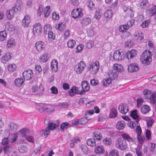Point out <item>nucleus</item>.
I'll use <instances>...</instances> for the list:
<instances>
[{
  "label": "nucleus",
  "mask_w": 156,
  "mask_h": 156,
  "mask_svg": "<svg viewBox=\"0 0 156 156\" xmlns=\"http://www.w3.org/2000/svg\"><path fill=\"white\" fill-rule=\"evenodd\" d=\"M105 147L102 145H98L96 147L94 150V153L97 154H103L105 153Z\"/></svg>",
  "instance_id": "nucleus-14"
},
{
  "label": "nucleus",
  "mask_w": 156,
  "mask_h": 156,
  "mask_svg": "<svg viewBox=\"0 0 156 156\" xmlns=\"http://www.w3.org/2000/svg\"><path fill=\"white\" fill-rule=\"evenodd\" d=\"M87 122V119L86 118H83L80 119H76L74 122L71 123V124H69L67 122H63L62 123L60 127H66L67 126H70L72 125L76 126L77 124L85 125Z\"/></svg>",
  "instance_id": "nucleus-4"
},
{
  "label": "nucleus",
  "mask_w": 156,
  "mask_h": 156,
  "mask_svg": "<svg viewBox=\"0 0 156 156\" xmlns=\"http://www.w3.org/2000/svg\"><path fill=\"white\" fill-rule=\"evenodd\" d=\"M86 66V64L84 62L81 61L75 66L74 69L77 73H81L84 70V68Z\"/></svg>",
  "instance_id": "nucleus-8"
},
{
  "label": "nucleus",
  "mask_w": 156,
  "mask_h": 156,
  "mask_svg": "<svg viewBox=\"0 0 156 156\" xmlns=\"http://www.w3.org/2000/svg\"><path fill=\"white\" fill-rule=\"evenodd\" d=\"M112 79L109 77L104 79L102 81V83L104 86H108L112 82Z\"/></svg>",
  "instance_id": "nucleus-42"
},
{
  "label": "nucleus",
  "mask_w": 156,
  "mask_h": 156,
  "mask_svg": "<svg viewBox=\"0 0 156 156\" xmlns=\"http://www.w3.org/2000/svg\"><path fill=\"white\" fill-rule=\"evenodd\" d=\"M7 67L8 70L10 72L14 71L16 68V65L15 64H9Z\"/></svg>",
  "instance_id": "nucleus-45"
},
{
  "label": "nucleus",
  "mask_w": 156,
  "mask_h": 156,
  "mask_svg": "<svg viewBox=\"0 0 156 156\" xmlns=\"http://www.w3.org/2000/svg\"><path fill=\"white\" fill-rule=\"evenodd\" d=\"M84 48V46L82 44H80L78 45L76 48V52H79L81 51Z\"/></svg>",
  "instance_id": "nucleus-60"
},
{
  "label": "nucleus",
  "mask_w": 156,
  "mask_h": 156,
  "mask_svg": "<svg viewBox=\"0 0 156 156\" xmlns=\"http://www.w3.org/2000/svg\"><path fill=\"white\" fill-rule=\"evenodd\" d=\"M91 22V20L88 17L83 18L80 21V23L83 27H86Z\"/></svg>",
  "instance_id": "nucleus-22"
},
{
  "label": "nucleus",
  "mask_w": 156,
  "mask_h": 156,
  "mask_svg": "<svg viewBox=\"0 0 156 156\" xmlns=\"http://www.w3.org/2000/svg\"><path fill=\"white\" fill-rule=\"evenodd\" d=\"M154 120L152 119L148 120L147 121V127H151L153 124Z\"/></svg>",
  "instance_id": "nucleus-63"
},
{
  "label": "nucleus",
  "mask_w": 156,
  "mask_h": 156,
  "mask_svg": "<svg viewBox=\"0 0 156 156\" xmlns=\"http://www.w3.org/2000/svg\"><path fill=\"white\" fill-rule=\"evenodd\" d=\"M119 112L122 114H126L129 110L128 105L126 104L119 105L118 107Z\"/></svg>",
  "instance_id": "nucleus-17"
},
{
  "label": "nucleus",
  "mask_w": 156,
  "mask_h": 156,
  "mask_svg": "<svg viewBox=\"0 0 156 156\" xmlns=\"http://www.w3.org/2000/svg\"><path fill=\"white\" fill-rule=\"evenodd\" d=\"M93 136L97 141H99L102 140L103 136L102 134L98 131H95L93 133Z\"/></svg>",
  "instance_id": "nucleus-18"
},
{
  "label": "nucleus",
  "mask_w": 156,
  "mask_h": 156,
  "mask_svg": "<svg viewBox=\"0 0 156 156\" xmlns=\"http://www.w3.org/2000/svg\"><path fill=\"white\" fill-rule=\"evenodd\" d=\"M130 116L134 119H136L135 122L131 121L128 123V125L129 127H140V125H138V122L140 119L138 115L137 111L134 110L132 111L130 114Z\"/></svg>",
  "instance_id": "nucleus-2"
},
{
  "label": "nucleus",
  "mask_w": 156,
  "mask_h": 156,
  "mask_svg": "<svg viewBox=\"0 0 156 156\" xmlns=\"http://www.w3.org/2000/svg\"><path fill=\"white\" fill-rule=\"evenodd\" d=\"M31 22L30 17L28 15L25 16L22 20V25L24 27H28Z\"/></svg>",
  "instance_id": "nucleus-20"
},
{
  "label": "nucleus",
  "mask_w": 156,
  "mask_h": 156,
  "mask_svg": "<svg viewBox=\"0 0 156 156\" xmlns=\"http://www.w3.org/2000/svg\"><path fill=\"white\" fill-rule=\"evenodd\" d=\"M21 2L20 0H17L14 6L12 8L14 10H15L16 12L20 11L21 10Z\"/></svg>",
  "instance_id": "nucleus-24"
},
{
  "label": "nucleus",
  "mask_w": 156,
  "mask_h": 156,
  "mask_svg": "<svg viewBox=\"0 0 156 156\" xmlns=\"http://www.w3.org/2000/svg\"><path fill=\"white\" fill-rule=\"evenodd\" d=\"M95 140L94 138H89L87 140V144L90 147H95L96 145Z\"/></svg>",
  "instance_id": "nucleus-34"
},
{
  "label": "nucleus",
  "mask_w": 156,
  "mask_h": 156,
  "mask_svg": "<svg viewBox=\"0 0 156 156\" xmlns=\"http://www.w3.org/2000/svg\"><path fill=\"white\" fill-rule=\"evenodd\" d=\"M151 92L148 90L145 89L144 90L143 94L146 99L150 100L152 103L154 104L156 102V93L151 94Z\"/></svg>",
  "instance_id": "nucleus-5"
},
{
  "label": "nucleus",
  "mask_w": 156,
  "mask_h": 156,
  "mask_svg": "<svg viewBox=\"0 0 156 156\" xmlns=\"http://www.w3.org/2000/svg\"><path fill=\"white\" fill-rule=\"evenodd\" d=\"M15 45V42L14 38H11L9 40L7 43V47L10 48L12 47Z\"/></svg>",
  "instance_id": "nucleus-44"
},
{
  "label": "nucleus",
  "mask_w": 156,
  "mask_h": 156,
  "mask_svg": "<svg viewBox=\"0 0 156 156\" xmlns=\"http://www.w3.org/2000/svg\"><path fill=\"white\" fill-rule=\"evenodd\" d=\"M134 36V38L136 39L138 42H140L144 37V35L142 33L139 32L135 34Z\"/></svg>",
  "instance_id": "nucleus-37"
},
{
  "label": "nucleus",
  "mask_w": 156,
  "mask_h": 156,
  "mask_svg": "<svg viewBox=\"0 0 156 156\" xmlns=\"http://www.w3.org/2000/svg\"><path fill=\"white\" fill-rule=\"evenodd\" d=\"M11 53H8L5 54L2 58V62L4 63H5L7 62L10 60L11 58Z\"/></svg>",
  "instance_id": "nucleus-26"
},
{
  "label": "nucleus",
  "mask_w": 156,
  "mask_h": 156,
  "mask_svg": "<svg viewBox=\"0 0 156 156\" xmlns=\"http://www.w3.org/2000/svg\"><path fill=\"white\" fill-rule=\"evenodd\" d=\"M35 45L37 51L39 52H41L44 48V43L42 41L37 42Z\"/></svg>",
  "instance_id": "nucleus-21"
},
{
  "label": "nucleus",
  "mask_w": 156,
  "mask_h": 156,
  "mask_svg": "<svg viewBox=\"0 0 156 156\" xmlns=\"http://www.w3.org/2000/svg\"><path fill=\"white\" fill-rule=\"evenodd\" d=\"M23 75L24 80H29L33 76V73L31 70H28L24 71L23 73Z\"/></svg>",
  "instance_id": "nucleus-12"
},
{
  "label": "nucleus",
  "mask_w": 156,
  "mask_h": 156,
  "mask_svg": "<svg viewBox=\"0 0 156 156\" xmlns=\"http://www.w3.org/2000/svg\"><path fill=\"white\" fill-rule=\"evenodd\" d=\"M151 21L150 20H147L144 21L141 25V26L143 28H145L147 27L150 23Z\"/></svg>",
  "instance_id": "nucleus-57"
},
{
  "label": "nucleus",
  "mask_w": 156,
  "mask_h": 156,
  "mask_svg": "<svg viewBox=\"0 0 156 156\" xmlns=\"http://www.w3.org/2000/svg\"><path fill=\"white\" fill-rule=\"evenodd\" d=\"M68 47L70 48H73L76 45V42L75 40L72 39H70L67 42Z\"/></svg>",
  "instance_id": "nucleus-39"
},
{
  "label": "nucleus",
  "mask_w": 156,
  "mask_h": 156,
  "mask_svg": "<svg viewBox=\"0 0 156 156\" xmlns=\"http://www.w3.org/2000/svg\"><path fill=\"white\" fill-rule=\"evenodd\" d=\"M115 145L118 149L121 151L126 150L128 148V145L126 141L121 138H118L115 141Z\"/></svg>",
  "instance_id": "nucleus-3"
},
{
  "label": "nucleus",
  "mask_w": 156,
  "mask_h": 156,
  "mask_svg": "<svg viewBox=\"0 0 156 156\" xmlns=\"http://www.w3.org/2000/svg\"><path fill=\"white\" fill-rule=\"evenodd\" d=\"M20 133L23 137H27L26 135H28L30 132L27 129H23L20 131Z\"/></svg>",
  "instance_id": "nucleus-43"
},
{
  "label": "nucleus",
  "mask_w": 156,
  "mask_h": 156,
  "mask_svg": "<svg viewBox=\"0 0 156 156\" xmlns=\"http://www.w3.org/2000/svg\"><path fill=\"white\" fill-rule=\"evenodd\" d=\"M16 12L15 10H14L12 8L7 11V18L9 20H10L13 18V17L15 12Z\"/></svg>",
  "instance_id": "nucleus-38"
},
{
  "label": "nucleus",
  "mask_w": 156,
  "mask_h": 156,
  "mask_svg": "<svg viewBox=\"0 0 156 156\" xmlns=\"http://www.w3.org/2000/svg\"><path fill=\"white\" fill-rule=\"evenodd\" d=\"M32 90L34 94L40 95L43 94L44 89L41 85L40 84L38 87L37 86H33L32 88Z\"/></svg>",
  "instance_id": "nucleus-7"
},
{
  "label": "nucleus",
  "mask_w": 156,
  "mask_h": 156,
  "mask_svg": "<svg viewBox=\"0 0 156 156\" xmlns=\"http://www.w3.org/2000/svg\"><path fill=\"white\" fill-rule=\"evenodd\" d=\"M47 53L44 54L40 58V61L41 62H46L48 59L49 57Z\"/></svg>",
  "instance_id": "nucleus-52"
},
{
  "label": "nucleus",
  "mask_w": 156,
  "mask_h": 156,
  "mask_svg": "<svg viewBox=\"0 0 156 156\" xmlns=\"http://www.w3.org/2000/svg\"><path fill=\"white\" fill-rule=\"evenodd\" d=\"M41 107V109L42 110V111H44L45 112H47L48 113H49V112H48V110H50V108L49 107V106L48 105H44L43 104H41L40 105Z\"/></svg>",
  "instance_id": "nucleus-48"
},
{
  "label": "nucleus",
  "mask_w": 156,
  "mask_h": 156,
  "mask_svg": "<svg viewBox=\"0 0 156 156\" xmlns=\"http://www.w3.org/2000/svg\"><path fill=\"white\" fill-rule=\"evenodd\" d=\"M47 34H48V38L49 41H51L55 39V35L53 34L52 31H51Z\"/></svg>",
  "instance_id": "nucleus-55"
},
{
  "label": "nucleus",
  "mask_w": 156,
  "mask_h": 156,
  "mask_svg": "<svg viewBox=\"0 0 156 156\" xmlns=\"http://www.w3.org/2000/svg\"><path fill=\"white\" fill-rule=\"evenodd\" d=\"M42 27L40 23H37L34 26L33 32L35 35H39L41 32Z\"/></svg>",
  "instance_id": "nucleus-10"
},
{
  "label": "nucleus",
  "mask_w": 156,
  "mask_h": 156,
  "mask_svg": "<svg viewBox=\"0 0 156 156\" xmlns=\"http://www.w3.org/2000/svg\"><path fill=\"white\" fill-rule=\"evenodd\" d=\"M5 30L12 31L14 30V27L13 25H11L10 23L9 22L5 23Z\"/></svg>",
  "instance_id": "nucleus-31"
},
{
  "label": "nucleus",
  "mask_w": 156,
  "mask_h": 156,
  "mask_svg": "<svg viewBox=\"0 0 156 156\" xmlns=\"http://www.w3.org/2000/svg\"><path fill=\"white\" fill-rule=\"evenodd\" d=\"M143 102V99L140 98H138L136 100L137 106L138 107H140L142 104Z\"/></svg>",
  "instance_id": "nucleus-61"
},
{
  "label": "nucleus",
  "mask_w": 156,
  "mask_h": 156,
  "mask_svg": "<svg viewBox=\"0 0 156 156\" xmlns=\"http://www.w3.org/2000/svg\"><path fill=\"white\" fill-rule=\"evenodd\" d=\"M102 14V9L100 8H98L95 12L94 17L97 20H99L101 18Z\"/></svg>",
  "instance_id": "nucleus-27"
},
{
  "label": "nucleus",
  "mask_w": 156,
  "mask_h": 156,
  "mask_svg": "<svg viewBox=\"0 0 156 156\" xmlns=\"http://www.w3.org/2000/svg\"><path fill=\"white\" fill-rule=\"evenodd\" d=\"M18 134L17 133H15L12 134L11 138L10 139V142L11 143L15 142L18 139Z\"/></svg>",
  "instance_id": "nucleus-49"
},
{
  "label": "nucleus",
  "mask_w": 156,
  "mask_h": 156,
  "mask_svg": "<svg viewBox=\"0 0 156 156\" xmlns=\"http://www.w3.org/2000/svg\"><path fill=\"white\" fill-rule=\"evenodd\" d=\"M150 108L147 105H144L141 108L140 111L142 113L145 114L148 113L150 110Z\"/></svg>",
  "instance_id": "nucleus-35"
},
{
  "label": "nucleus",
  "mask_w": 156,
  "mask_h": 156,
  "mask_svg": "<svg viewBox=\"0 0 156 156\" xmlns=\"http://www.w3.org/2000/svg\"><path fill=\"white\" fill-rule=\"evenodd\" d=\"M81 152L84 154H86L88 152V148L85 144L82 145L80 147Z\"/></svg>",
  "instance_id": "nucleus-51"
},
{
  "label": "nucleus",
  "mask_w": 156,
  "mask_h": 156,
  "mask_svg": "<svg viewBox=\"0 0 156 156\" xmlns=\"http://www.w3.org/2000/svg\"><path fill=\"white\" fill-rule=\"evenodd\" d=\"M19 151L22 153H26L27 151V148L25 146L22 145L19 148Z\"/></svg>",
  "instance_id": "nucleus-58"
},
{
  "label": "nucleus",
  "mask_w": 156,
  "mask_h": 156,
  "mask_svg": "<svg viewBox=\"0 0 156 156\" xmlns=\"http://www.w3.org/2000/svg\"><path fill=\"white\" fill-rule=\"evenodd\" d=\"M140 69L138 64L136 63H133L130 64L128 67V69L129 72H133L138 71Z\"/></svg>",
  "instance_id": "nucleus-16"
},
{
  "label": "nucleus",
  "mask_w": 156,
  "mask_h": 156,
  "mask_svg": "<svg viewBox=\"0 0 156 156\" xmlns=\"http://www.w3.org/2000/svg\"><path fill=\"white\" fill-rule=\"evenodd\" d=\"M137 51L132 49L128 51L126 53V57L128 59L135 57L137 55Z\"/></svg>",
  "instance_id": "nucleus-19"
},
{
  "label": "nucleus",
  "mask_w": 156,
  "mask_h": 156,
  "mask_svg": "<svg viewBox=\"0 0 156 156\" xmlns=\"http://www.w3.org/2000/svg\"><path fill=\"white\" fill-rule=\"evenodd\" d=\"M56 28L60 31H63L65 29V26L64 24L62 23H60L56 24L55 25Z\"/></svg>",
  "instance_id": "nucleus-46"
},
{
  "label": "nucleus",
  "mask_w": 156,
  "mask_h": 156,
  "mask_svg": "<svg viewBox=\"0 0 156 156\" xmlns=\"http://www.w3.org/2000/svg\"><path fill=\"white\" fill-rule=\"evenodd\" d=\"M113 69L114 70L119 72H122L124 70L123 66L121 64L118 63H116L113 65Z\"/></svg>",
  "instance_id": "nucleus-25"
},
{
  "label": "nucleus",
  "mask_w": 156,
  "mask_h": 156,
  "mask_svg": "<svg viewBox=\"0 0 156 156\" xmlns=\"http://www.w3.org/2000/svg\"><path fill=\"white\" fill-rule=\"evenodd\" d=\"M60 123V122L57 120L55 123L52 122H48V126L47 127H58Z\"/></svg>",
  "instance_id": "nucleus-47"
},
{
  "label": "nucleus",
  "mask_w": 156,
  "mask_h": 156,
  "mask_svg": "<svg viewBox=\"0 0 156 156\" xmlns=\"http://www.w3.org/2000/svg\"><path fill=\"white\" fill-rule=\"evenodd\" d=\"M52 29L50 25L45 24L44 27V34H47L51 31Z\"/></svg>",
  "instance_id": "nucleus-41"
},
{
  "label": "nucleus",
  "mask_w": 156,
  "mask_h": 156,
  "mask_svg": "<svg viewBox=\"0 0 156 156\" xmlns=\"http://www.w3.org/2000/svg\"><path fill=\"white\" fill-rule=\"evenodd\" d=\"M88 7L91 10H92L94 9V4L92 1H91L89 2Z\"/></svg>",
  "instance_id": "nucleus-64"
},
{
  "label": "nucleus",
  "mask_w": 156,
  "mask_h": 156,
  "mask_svg": "<svg viewBox=\"0 0 156 156\" xmlns=\"http://www.w3.org/2000/svg\"><path fill=\"white\" fill-rule=\"evenodd\" d=\"M113 57L115 60L119 61L123 59L124 58L122 52L119 50H117L114 51Z\"/></svg>",
  "instance_id": "nucleus-11"
},
{
  "label": "nucleus",
  "mask_w": 156,
  "mask_h": 156,
  "mask_svg": "<svg viewBox=\"0 0 156 156\" xmlns=\"http://www.w3.org/2000/svg\"><path fill=\"white\" fill-rule=\"evenodd\" d=\"M24 80L23 78H18L16 79L14 81V84L17 87H20L24 83Z\"/></svg>",
  "instance_id": "nucleus-28"
},
{
  "label": "nucleus",
  "mask_w": 156,
  "mask_h": 156,
  "mask_svg": "<svg viewBox=\"0 0 156 156\" xmlns=\"http://www.w3.org/2000/svg\"><path fill=\"white\" fill-rule=\"evenodd\" d=\"M100 67L99 62L98 61L90 64L89 67V71L92 74H95L98 71Z\"/></svg>",
  "instance_id": "nucleus-6"
},
{
  "label": "nucleus",
  "mask_w": 156,
  "mask_h": 156,
  "mask_svg": "<svg viewBox=\"0 0 156 156\" xmlns=\"http://www.w3.org/2000/svg\"><path fill=\"white\" fill-rule=\"evenodd\" d=\"M3 149L5 153H10L13 151V147L10 145H6L4 147Z\"/></svg>",
  "instance_id": "nucleus-36"
},
{
  "label": "nucleus",
  "mask_w": 156,
  "mask_h": 156,
  "mask_svg": "<svg viewBox=\"0 0 156 156\" xmlns=\"http://www.w3.org/2000/svg\"><path fill=\"white\" fill-rule=\"evenodd\" d=\"M108 74L109 78H110L112 80L117 78L118 76V74L112 70H110L108 72Z\"/></svg>",
  "instance_id": "nucleus-33"
},
{
  "label": "nucleus",
  "mask_w": 156,
  "mask_h": 156,
  "mask_svg": "<svg viewBox=\"0 0 156 156\" xmlns=\"http://www.w3.org/2000/svg\"><path fill=\"white\" fill-rule=\"evenodd\" d=\"M71 16L75 19L81 17L83 16L82 10L80 8L73 9L72 11Z\"/></svg>",
  "instance_id": "nucleus-9"
},
{
  "label": "nucleus",
  "mask_w": 156,
  "mask_h": 156,
  "mask_svg": "<svg viewBox=\"0 0 156 156\" xmlns=\"http://www.w3.org/2000/svg\"><path fill=\"white\" fill-rule=\"evenodd\" d=\"M102 142L105 146H110L112 143V140L110 137H105L103 139Z\"/></svg>",
  "instance_id": "nucleus-30"
},
{
  "label": "nucleus",
  "mask_w": 156,
  "mask_h": 156,
  "mask_svg": "<svg viewBox=\"0 0 156 156\" xmlns=\"http://www.w3.org/2000/svg\"><path fill=\"white\" fill-rule=\"evenodd\" d=\"M51 12L50 6H47L44 8V14L46 17H48L49 15Z\"/></svg>",
  "instance_id": "nucleus-54"
},
{
  "label": "nucleus",
  "mask_w": 156,
  "mask_h": 156,
  "mask_svg": "<svg viewBox=\"0 0 156 156\" xmlns=\"http://www.w3.org/2000/svg\"><path fill=\"white\" fill-rule=\"evenodd\" d=\"M55 127H47L44 130V136L46 137L49 134L50 131V130H53L54 129Z\"/></svg>",
  "instance_id": "nucleus-50"
},
{
  "label": "nucleus",
  "mask_w": 156,
  "mask_h": 156,
  "mask_svg": "<svg viewBox=\"0 0 156 156\" xmlns=\"http://www.w3.org/2000/svg\"><path fill=\"white\" fill-rule=\"evenodd\" d=\"M118 151L115 149L112 150L109 152V156H119Z\"/></svg>",
  "instance_id": "nucleus-56"
},
{
  "label": "nucleus",
  "mask_w": 156,
  "mask_h": 156,
  "mask_svg": "<svg viewBox=\"0 0 156 156\" xmlns=\"http://www.w3.org/2000/svg\"><path fill=\"white\" fill-rule=\"evenodd\" d=\"M81 86L83 90L79 93L80 95L84 94L86 92L88 91L90 89L88 83L86 81H83L82 82Z\"/></svg>",
  "instance_id": "nucleus-15"
},
{
  "label": "nucleus",
  "mask_w": 156,
  "mask_h": 156,
  "mask_svg": "<svg viewBox=\"0 0 156 156\" xmlns=\"http://www.w3.org/2000/svg\"><path fill=\"white\" fill-rule=\"evenodd\" d=\"M152 54L151 52L148 50H145L142 54L140 60L144 65L149 64L152 60Z\"/></svg>",
  "instance_id": "nucleus-1"
},
{
  "label": "nucleus",
  "mask_w": 156,
  "mask_h": 156,
  "mask_svg": "<svg viewBox=\"0 0 156 156\" xmlns=\"http://www.w3.org/2000/svg\"><path fill=\"white\" fill-rule=\"evenodd\" d=\"M113 15V13L112 10H106L104 14L105 20H106V22L108 21L111 20Z\"/></svg>",
  "instance_id": "nucleus-13"
},
{
  "label": "nucleus",
  "mask_w": 156,
  "mask_h": 156,
  "mask_svg": "<svg viewBox=\"0 0 156 156\" xmlns=\"http://www.w3.org/2000/svg\"><path fill=\"white\" fill-rule=\"evenodd\" d=\"M149 5L148 1L147 0H143L140 4V8L145 9Z\"/></svg>",
  "instance_id": "nucleus-32"
},
{
  "label": "nucleus",
  "mask_w": 156,
  "mask_h": 156,
  "mask_svg": "<svg viewBox=\"0 0 156 156\" xmlns=\"http://www.w3.org/2000/svg\"><path fill=\"white\" fill-rule=\"evenodd\" d=\"M146 13L150 16H152L156 13V6H154L150 8L146 11Z\"/></svg>",
  "instance_id": "nucleus-29"
},
{
  "label": "nucleus",
  "mask_w": 156,
  "mask_h": 156,
  "mask_svg": "<svg viewBox=\"0 0 156 156\" xmlns=\"http://www.w3.org/2000/svg\"><path fill=\"white\" fill-rule=\"evenodd\" d=\"M58 63L55 60L52 61L51 63V68L53 72H56L58 70Z\"/></svg>",
  "instance_id": "nucleus-23"
},
{
  "label": "nucleus",
  "mask_w": 156,
  "mask_h": 156,
  "mask_svg": "<svg viewBox=\"0 0 156 156\" xmlns=\"http://www.w3.org/2000/svg\"><path fill=\"white\" fill-rule=\"evenodd\" d=\"M117 115V112L116 109L113 108H112L111 110L109 115L110 118H113L116 116Z\"/></svg>",
  "instance_id": "nucleus-53"
},
{
  "label": "nucleus",
  "mask_w": 156,
  "mask_h": 156,
  "mask_svg": "<svg viewBox=\"0 0 156 156\" xmlns=\"http://www.w3.org/2000/svg\"><path fill=\"white\" fill-rule=\"evenodd\" d=\"M7 33L5 30H3L0 32V41H4L6 38Z\"/></svg>",
  "instance_id": "nucleus-40"
},
{
  "label": "nucleus",
  "mask_w": 156,
  "mask_h": 156,
  "mask_svg": "<svg viewBox=\"0 0 156 156\" xmlns=\"http://www.w3.org/2000/svg\"><path fill=\"white\" fill-rule=\"evenodd\" d=\"M120 27L119 31L121 32H123L124 30H127L129 28V26L127 24L123 25L121 26Z\"/></svg>",
  "instance_id": "nucleus-59"
},
{
  "label": "nucleus",
  "mask_w": 156,
  "mask_h": 156,
  "mask_svg": "<svg viewBox=\"0 0 156 156\" xmlns=\"http://www.w3.org/2000/svg\"><path fill=\"white\" fill-rule=\"evenodd\" d=\"M51 93L53 94H57L58 93V90L57 88L53 86L52 87L51 89Z\"/></svg>",
  "instance_id": "nucleus-62"
}]
</instances>
